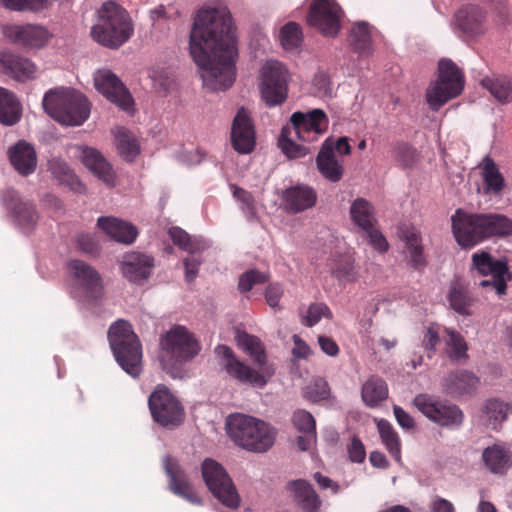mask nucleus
Returning a JSON list of instances; mask_svg holds the SVG:
<instances>
[{
	"label": "nucleus",
	"mask_w": 512,
	"mask_h": 512,
	"mask_svg": "<svg viewBox=\"0 0 512 512\" xmlns=\"http://www.w3.org/2000/svg\"><path fill=\"white\" fill-rule=\"evenodd\" d=\"M446 353L448 357L453 360L460 362L468 358V345L465 338L457 331L453 329H446Z\"/></svg>",
	"instance_id": "obj_45"
},
{
	"label": "nucleus",
	"mask_w": 512,
	"mask_h": 512,
	"mask_svg": "<svg viewBox=\"0 0 512 512\" xmlns=\"http://www.w3.org/2000/svg\"><path fill=\"white\" fill-rule=\"evenodd\" d=\"M8 157L12 167L21 176H28L35 172L37 154L28 142L22 140L11 146L8 149Z\"/></svg>",
	"instance_id": "obj_26"
},
{
	"label": "nucleus",
	"mask_w": 512,
	"mask_h": 512,
	"mask_svg": "<svg viewBox=\"0 0 512 512\" xmlns=\"http://www.w3.org/2000/svg\"><path fill=\"white\" fill-rule=\"evenodd\" d=\"M22 116V107L13 92L0 87V123L12 126L18 123Z\"/></svg>",
	"instance_id": "obj_34"
},
{
	"label": "nucleus",
	"mask_w": 512,
	"mask_h": 512,
	"mask_svg": "<svg viewBox=\"0 0 512 512\" xmlns=\"http://www.w3.org/2000/svg\"><path fill=\"white\" fill-rule=\"evenodd\" d=\"M293 502L303 512H319L322 500L310 483L305 480H294L287 484Z\"/></svg>",
	"instance_id": "obj_27"
},
{
	"label": "nucleus",
	"mask_w": 512,
	"mask_h": 512,
	"mask_svg": "<svg viewBox=\"0 0 512 512\" xmlns=\"http://www.w3.org/2000/svg\"><path fill=\"white\" fill-rule=\"evenodd\" d=\"M97 224L112 239L124 244L133 243L138 234L135 226L115 217H100Z\"/></svg>",
	"instance_id": "obj_31"
},
{
	"label": "nucleus",
	"mask_w": 512,
	"mask_h": 512,
	"mask_svg": "<svg viewBox=\"0 0 512 512\" xmlns=\"http://www.w3.org/2000/svg\"><path fill=\"white\" fill-rule=\"evenodd\" d=\"M413 404L424 416L441 427L459 429L465 419L459 406L437 400L428 394L415 396Z\"/></svg>",
	"instance_id": "obj_13"
},
{
	"label": "nucleus",
	"mask_w": 512,
	"mask_h": 512,
	"mask_svg": "<svg viewBox=\"0 0 512 512\" xmlns=\"http://www.w3.org/2000/svg\"><path fill=\"white\" fill-rule=\"evenodd\" d=\"M81 161L97 178L109 186L115 185V173L103 154L93 147L79 146Z\"/></svg>",
	"instance_id": "obj_24"
},
{
	"label": "nucleus",
	"mask_w": 512,
	"mask_h": 512,
	"mask_svg": "<svg viewBox=\"0 0 512 512\" xmlns=\"http://www.w3.org/2000/svg\"><path fill=\"white\" fill-rule=\"evenodd\" d=\"M362 400L368 407H376L388 397L386 382L378 376H371L362 386Z\"/></svg>",
	"instance_id": "obj_40"
},
{
	"label": "nucleus",
	"mask_w": 512,
	"mask_h": 512,
	"mask_svg": "<svg viewBox=\"0 0 512 512\" xmlns=\"http://www.w3.org/2000/svg\"><path fill=\"white\" fill-rule=\"evenodd\" d=\"M510 414H512V403L489 399L483 407L482 418L487 426L497 429Z\"/></svg>",
	"instance_id": "obj_36"
},
{
	"label": "nucleus",
	"mask_w": 512,
	"mask_h": 512,
	"mask_svg": "<svg viewBox=\"0 0 512 512\" xmlns=\"http://www.w3.org/2000/svg\"><path fill=\"white\" fill-rule=\"evenodd\" d=\"M279 40L281 46L285 50H297L303 41V34L300 25L296 22L286 23L280 29Z\"/></svg>",
	"instance_id": "obj_47"
},
{
	"label": "nucleus",
	"mask_w": 512,
	"mask_h": 512,
	"mask_svg": "<svg viewBox=\"0 0 512 512\" xmlns=\"http://www.w3.org/2000/svg\"><path fill=\"white\" fill-rule=\"evenodd\" d=\"M431 512H455L454 505L447 499L436 496L430 503Z\"/></svg>",
	"instance_id": "obj_64"
},
{
	"label": "nucleus",
	"mask_w": 512,
	"mask_h": 512,
	"mask_svg": "<svg viewBox=\"0 0 512 512\" xmlns=\"http://www.w3.org/2000/svg\"><path fill=\"white\" fill-rule=\"evenodd\" d=\"M481 458L485 468L495 475H504L512 466V453L501 443L484 448Z\"/></svg>",
	"instance_id": "obj_29"
},
{
	"label": "nucleus",
	"mask_w": 512,
	"mask_h": 512,
	"mask_svg": "<svg viewBox=\"0 0 512 512\" xmlns=\"http://www.w3.org/2000/svg\"><path fill=\"white\" fill-rule=\"evenodd\" d=\"M236 341L239 348L252 358L256 368H252L240 361L235 356L233 350L226 345H218L215 348V354L220 359V365L230 377L238 382L263 388L274 375L275 370L267 362L265 350L260 339L245 331H238Z\"/></svg>",
	"instance_id": "obj_2"
},
{
	"label": "nucleus",
	"mask_w": 512,
	"mask_h": 512,
	"mask_svg": "<svg viewBox=\"0 0 512 512\" xmlns=\"http://www.w3.org/2000/svg\"><path fill=\"white\" fill-rule=\"evenodd\" d=\"M439 340L437 327L434 325L429 326L423 337V346L428 351L429 357H431V354L435 352V348L439 343Z\"/></svg>",
	"instance_id": "obj_61"
},
{
	"label": "nucleus",
	"mask_w": 512,
	"mask_h": 512,
	"mask_svg": "<svg viewBox=\"0 0 512 512\" xmlns=\"http://www.w3.org/2000/svg\"><path fill=\"white\" fill-rule=\"evenodd\" d=\"M367 234L369 243L379 252H385L389 245L385 237L374 227L364 231Z\"/></svg>",
	"instance_id": "obj_62"
},
{
	"label": "nucleus",
	"mask_w": 512,
	"mask_h": 512,
	"mask_svg": "<svg viewBox=\"0 0 512 512\" xmlns=\"http://www.w3.org/2000/svg\"><path fill=\"white\" fill-rule=\"evenodd\" d=\"M464 78L458 67L447 59L438 64V78L426 90V101L433 111H438L449 100L461 94Z\"/></svg>",
	"instance_id": "obj_10"
},
{
	"label": "nucleus",
	"mask_w": 512,
	"mask_h": 512,
	"mask_svg": "<svg viewBox=\"0 0 512 512\" xmlns=\"http://www.w3.org/2000/svg\"><path fill=\"white\" fill-rule=\"evenodd\" d=\"M204 482L213 496L224 506L236 509L241 498L224 467L213 459H205L201 467Z\"/></svg>",
	"instance_id": "obj_11"
},
{
	"label": "nucleus",
	"mask_w": 512,
	"mask_h": 512,
	"mask_svg": "<svg viewBox=\"0 0 512 512\" xmlns=\"http://www.w3.org/2000/svg\"><path fill=\"white\" fill-rule=\"evenodd\" d=\"M349 459L355 463H361L366 457L365 447L357 437H353L348 447Z\"/></svg>",
	"instance_id": "obj_60"
},
{
	"label": "nucleus",
	"mask_w": 512,
	"mask_h": 512,
	"mask_svg": "<svg viewBox=\"0 0 512 512\" xmlns=\"http://www.w3.org/2000/svg\"><path fill=\"white\" fill-rule=\"evenodd\" d=\"M226 428L238 446L253 452L267 451L273 445L276 435L268 423L241 413L229 415Z\"/></svg>",
	"instance_id": "obj_8"
},
{
	"label": "nucleus",
	"mask_w": 512,
	"mask_h": 512,
	"mask_svg": "<svg viewBox=\"0 0 512 512\" xmlns=\"http://www.w3.org/2000/svg\"><path fill=\"white\" fill-rule=\"evenodd\" d=\"M154 89L161 94L167 93L173 85V78L163 69H155L150 73Z\"/></svg>",
	"instance_id": "obj_56"
},
{
	"label": "nucleus",
	"mask_w": 512,
	"mask_h": 512,
	"mask_svg": "<svg viewBox=\"0 0 512 512\" xmlns=\"http://www.w3.org/2000/svg\"><path fill=\"white\" fill-rule=\"evenodd\" d=\"M1 32L8 41L26 50L43 48L52 36L44 26L35 24H5Z\"/></svg>",
	"instance_id": "obj_17"
},
{
	"label": "nucleus",
	"mask_w": 512,
	"mask_h": 512,
	"mask_svg": "<svg viewBox=\"0 0 512 512\" xmlns=\"http://www.w3.org/2000/svg\"><path fill=\"white\" fill-rule=\"evenodd\" d=\"M233 196L239 203L241 211L245 214L249 221H255L257 219V207L256 201L253 195L237 186H232Z\"/></svg>",
	"instance_id": "obj_49"
},
{
	"label": "nucleus",
	"mask_w": 512,
	"mask_h": 512,
	"mask_svg": "<svg viewBox=\"0 0 512 512\" xmlns=\"http://www.w3.org/2000/svg\"><path fill=\"white\" fill-rule=\"evenodd\" d=\"M473 267L482 275H508L507 262L504 259L494 260L487 252L472 255Z\"/></svg>",
	"instance_id": "obj_41"
},
{
	"label": "nucleus",
	"mask_w": 512,
	"mask_h": 512,
	"mask_svg": "<svg viewBox=\"0 0 512 512\" xmlns=\"http://www.w3.org/2000/svg\"><path fill=\"white\" fill-rule=\"evenodd\" d=\"M479 378L472 372L458 370L443 377L441 387L443 392L455 399L473 394L479 386Z\"/></svg>",
	"instance_id": "obj_23"
},
{
	"label": "nucleus",
	"mask_w": 512,
	"mask_h": 512,
	"mask_svg": "<svg viewBox=\"0 0 512 512\" xmlns=\"http://www.w3.org/2000/svg\"><path fill=\"white\" fill-rule=\"evenodd\" d=\"M0 3L11 11H40L48 7V0H0Z\"/></svg>",
	"instance_id": "obj_50"
},
{
	"label": "nucleus",
	"mask_w": 512,
	"mask_h": 512,
	"mask_svg": "<svg viewBox=\"0 0 512 512\" xmlns=\"http://www.w3.org/2000/svg\"><path fill=\"white\" fill-rule=\"evenodd\" d=\"M0 72L17 82L26 83L37 79L40 69L25 56L0 50Z\"/></svg>",
	"instance_id": "obj_19"
},
{
	"label": "nucleus",
	"mask_w": 512,
	"mask_h": 512,
	"mask_svg": "<svg viewBox=\"0 0 512 512\" xmlns=\"http://www.w3.org/2000/svg\"><path fill=\"white\" fill-rule=\"evenodd\" d=\"M313 86L317 94L321 97L332 96V86L330 79L326 73L319 72L313 79Z\"/></svg>",
	"instance_id": "obj_58"
},
{
	"label": "nucleus",
	"mask_w": 512,
	"mask_h": 512,
	"mask_svg": "<svg viewBox=\"0 0 512 512\" xmlns=\"http://www.w3.org/2000/svg\"><path fill=\"white\" fill-rule=\"evenodd\" d=\"M108 340L119 366L136 378L142 371V348L132 326L125 320L114 322L108 331Z\"/></svg>",
	"instance_id": "obj_9"
},
{
	"label": "nucleus",
	"mask_w": 512,
	"mask_h": 512,
	"mask_svg": "<svg viewBox=\"0 0 512 512\" xmlns=\"http://www.w3.org/2000/svg\"><path fill=\"white\" fill-rule=\"evenodd\" d=\"M283 200L288 211L299 213L315 205L317 193L308 185L298 184L284 191Z\"/></svg>",
	"instance_id": "obj_30"
},
{
	"label": "nucleus",
	"mask_w": 512,
	"mask_h": 512,
	"mask_svg": "<svg viewBox=\"0 0 512 512\" xmlns=\"http://www.w3.org/2000/svg\"><path fill=\"white\" fill-rule=\"evenodd\" d=\"M329 396L330 388L323 378H315L303 388V397L310 402H320L328 399Z\"/></svg>",
	"instance_id": "obj_48"
},
{
	"label": "nucleus",
	"mask_w": 512,
	"mask_h": 512,
	"mask_svg": "<svg viewBox=\"0 0 512 512\" xmlns=\"http://www.w3.org/2000/svg\"><path fill=\"white\" fill-rule=\"evenodd\" d=\"M43 108L57 122L66 126L82 125L90 115V103L80 92L59 87L48 90L42 101Z\"/></svg>",
	"instance_id": "obj_6"
},
{
	"label": "nucleus",
	"mask_w": 512,
	"mask_h": 512,
	"mask_svg": "<svg viewBox=\"0 0 512 512\" xmlns=\"http://www.w3.org/2000/svg\"><path fill=\"white\" fill-rule=\"evenodd\" d=\"M342 10L334 0H314L310 6L308 23L323 35L334 37L340 30Z\"/></svg>",
	"instance_id": "obj_16"
},
{
	"label": "nucleus",
	"mask_w": 512,
	"mask_h": 512,
	"mask_svg": "<svg viewBox=\"0 0 512 512\" xmlns=\"http://www.w3.org/2000/svg\"><path fill=\"white\" fill-rule=\"evenodd\" d=\"M329 120L321 109H312L306 112H294L291 115V124L282 128L279 137V146L288 158H299L309 153V147L297 144V138L304 142L317 140L328 128Z\"/></svg>",
	"instance_id": "obj_4"
},
{
	"label": "nucleus",
	"mask_w": 512,
	"mask_h": 512,
	"mask_svg": "<svg viewBox=\"0 0 512 512\" xmlns=\"http://www.w3.org/2000/svg\"><path fill=\"white\" fill-rule=\"evenodd\" d=\"M282 295L283 289L281 285L277 283L269 285L265 291V299L267 304L273 309L278 308Z\"/></svg>",
	"instance_id": "obj_63"
},
{
	"label": "nucleus",
	"mask_w": 512,
	"mask_h": 512,
	"mask_svg": "<svg viewBox=\"0 0 512 512\" xmlns=\"http://www.w3.org/2000/svg\"><path fill=\"white\" fill-rule=\"evenodd\" d=\"M377 429L381 440L390 455L397 461H401V443L397 432L390 422L385 419L377 421Z\"/></svg>",
	"instance_id": "obj_44"
},
{
	"label": "nucleus",
	"mask_w": 512,
	"mask_h": 512,
	"mask_svg": "<svg viewBox=\"0 0 512 512\" xmlns=\"http://www.w3.org/2000/svg\"><path fill=\"white\" fill-rule=\"evenodd\" d=\"M292 421L294 427L299 432H316V423L313 415L304 409L296 410L293 413Z\"/></svg>",
	"instance_id": "obj_54"
},
{
	"label": "nucleus",
	"mask_w": 512,
	"mask_h": 512,
	"mask_svg": "<svg viewBox=\"0 0 512 512\" xmlns=\"http://www.w3.org/2000/svg\"><path fill=\"white\" fill-rule=\"evenodd\" d=\"M153 420L161 426L178 425L183 418V408L177 398L163 385H158L148 399Z\"/></svg>",
	"instance_id": "obj_14"
},
{
	"label": "nucleus",
	"mask_w": 512,
	"mask_h": 512,
	"mask_svg": "<svg viewBox=\"0 0 512 512\" xmlns=\"http://www.w3.org/2000/svg\"><path fill=\"white\" fill-rule=\"evenodd\" d=\"M448 301L450 307L458 314L469 316L471 315V306L474 302L469 290L460 283H454L450 287L448 294Z\"/></svg>",
	"instance_id": "obj_43"
},
{
	"label": "nucleus",
	"mask_w": 512,
	"mask_h": 512,
	"mask_svg": "<svg viewBox=\"0 0 512 512\" xmlns=\"http://www.w3.org/2000/svg\"><path fill=\"white\" fill-rule=\"evenodd\" d=\"M153 267V257L139 252L126 254L121 263L123 276L129 281L138 284L149 278Z\"/></svg>",
	"instance_id": "obj_25"
},
{
	"label": "nucleus",
	"mask_w": 512,
	"mask_h": 512,
	"mask_svg": "<svg viewBox=\"0 0 512 512\" xmlns=\"http://www.w3.org/2000/svg\"><path fill=\"white\" fill-rule=\"evenodd\" d=\"M485 13L476 6L461 9L456 14L457 26L467 35L475 36L486 30Z\"/></svg>",
	"instance_id": "obj_32"
},
{
	"label": "nucleus",
	"mask_w": 512,
	"mask_h": 512,
	"mask_svg": "<svg viewBox=\"0 0 512 512\" xmlns=\"http://www.w3.org/2000/svg\"><path fill=\"white\" fill-rule=\"evenodd\" d=\"M402 238L409 254L410 264L420 270L426 266L423 254L422 237L420 231L414 226H405L402 229Z\"/></svg>",
	"instance_id": "obj_33"
},
{
	"label": "nucleus",
	"mask_w": 512,
	"mask_h": 512,
	"mask_svg": "<svg viewBox=\"0 0 512 512\" xmlns=\"http://www.w3.org/2000/svg\"><path fill=\"white\" fill-rule=\"evenodd\" d=\"M168 235L176 246L191 254L202 252L210 247L207 239L202 236L191 237L180 227H171L168 230Z\"/></svg>",
	"instance_id": "obj_35"
},
{
	"label": "nucleus",
	"mask_w": 512,
	"mask_h": 512,
	"mask_svg": "<svg viewBox=\"0 0 512 512\" xmlns=\"http://www.w3.org/2000/svg\"><path fill=\"white\" fill-rule=\"evenodd\" d=\"M163 466L169 478L170 490L194 505H202V499L193 491L185 471L178 462L166 455L163 459Z\"/></svg>",
	"instance_id": "obj_22"
},
{
	"label": "nucleus",
	"mask_w": 512,
	"mask_h": 512,
	"mask_svg": "<svg viewBox=\"0 0 512 512\" xmlns=\"http://www.w3.org/2000/svg\"><path fill=\"white\" fill-rule=\"evenodd\" d=\"M481 84L498 102L505 104L512 101V77L505 75L485 77L481 80Z\"/></svg>",
	"instance_id": "obj_38"
},
{
	"label": "nucleus",
	"mask_w": 512,
	"mask_h": 512,
	"mask_svg": "<svg viewBox=\"0 0 512 512\" xmlns=\"http://www.w3.org/2000/svg\"><path fill=\"white\" fill-rule=\"evenodd\" d=\"M451 221L457 243L465 248L491 237L512 235V219L502 214H472L458 209Z\"/></svg>",
	"instance_id": "obj_3"
},
{
	"label": "nucleus",
	"mask_w": 512,
	"mask_h": 512,
	"mask_svg": "<svg viewBox=\"0 0 512 512\" xmlns=\"http://www.w3.org/2000/svg\"><path fill=\"white\" fill-rule=\"evenodd\" d=\"M331 316L332 313L326 304L314 303L309 306L307 315L303 318V323L308 327H312L322 318H331Z\"/></svg>",
	"instance_id": "obj_53"
},
{
	"label": "nucleus",
	"mask_w": 512,
	"mask_h": 512,
	"mask_svg": "<svg viewBox=\"0 0 512 512\" xmlns=\"http://www.w3.org/2000/svg\"><path fill=\"white\" fill-rule=\"evenodd\" d=\"M2 202L20 229L30 231L35 227L38 220L35 207L30 202L22 201L17 191L6 190L2 195Z\"/></svg>",
	"instance_id": "obj_21"
},
{
	"label": "nucleus",
	"mask_w": 512,
	"mask_h": 512,
	"mask_svg": "<svg viewBox=\"0 0 512 512\" xmlns=\"http://www.w3.org/2000/svg\"><path fill=\"white\" fill-rule=\"evenodd\" d=\"M189 49L208 90L224 91L232 86L238 50L232 17L226 7L198 11L190 31Z\"/></svg>",
	"instance_id": "obj_1"
},
{
	"label": "nucleus",
	"mask_w": 512,
	"mask_h": 512,
	"mask_svg": "<svg viewBox=\"0 0 512 512\" xmlns=\"http://www.w3.org/2000/svg\"><path fill=\"white\" fill-rule=\"evenodd\" d=\"M350 44L360 54L371 52V30L367 22L356 23L350 31Z\"/></svg>",
	"instance_id": "obj_46"
},
{
	"label": "nucleus",
	"mask_w": 512,
	"mask_h": 512,
	"mask_svg": "<svg viewBox=\"0 0 512 512\" xmlns=\"http://www.w3.org/2000/svg\"><path fill=\"white\" fill-rule=\"evenodd\" d=\"M260 91L265 103L272 107L282 104L288 95L291 75L287 67L275 59L267 60L261 70Z\"/></svg>",
	"instance_id": "obj_12"
},
{
	"label": "nucleus",
	"mask_w": 512,
	"mask_h": 512,
	"mask_svg": "<svg viewBox=\"0 0 512 512\" xmlns=\"http://www.w3.org/2000/svg\"><path fill=\"white\" fill-rule=\"evenodd\" d=\"M509 279L508 275L491 276V279L482 280L479 285L483 288H492L496 293L501 296L506 293V282Z\"/></svg>",
	"instance_id": "obj_59"
},
{
	"label": "nucleus",
	"mask_w": 512,
	"mask_h": 512,
	"mask_svg": "<svg viewBox=\"0 0 512 512\" xmlns=\"http://www.w3.org/2000/svg\"><path fill=\"white\" fill-rule=\"evenodd\" d=\"M316 164L321 175L331 182H338L343 176V166L334 154V140L327 138L317 155Z\"/></svg>",
	"instance_id": "obj_28"
},
{
	"label": "nucleus",
	"mask_w": 512,
	"mask_h": 512,
	"mask_svg": "<svg viewBox=\"0 0 512 512\" xmlns=\"http://www.w3.org/2000/svg\"><path fill=\"white\" fill-rule=\"evenodd\" d=\"M231 144L239 154L251 153L256 144L255 129L248 111L241 107L231 127Z\"/></svg>",
	"instance_id": "obj_20"
},
{
	"label": "nucleus",
	"mask_w": 512,
	"mask_h": 512,
	"mask_svg": "<svg viewBox=\"0 0 512 512\" xmlns=\"http://www.w3.org/2000/svg\"><path fill=\"white\" fill-rule=\"evenodd\" d=\"M77 248L90 255H96L99 252V244L96 238L90 234H80L77 238Z\"/></svg>",
	"instance_id": "obj_57"
},
{
	"label": "nucleus",
	"mask_w": 512,
	"mask_h": 512,
	"mask_svg": "<svg viewBox=\"0 0 512 512\" xmlns=\"http://www.w3.org/2000/svg\"><path fill=\"white\" fill-rule=\"evenodd\" d=\"M94 86L109 101L125 111H130L133 99L120 79L108 69H100L94 74Z\"/></svg>",
	"instance_id": "obj_18"
},
{
	"label": "nucleus",
	"mask_w": 512,
	"mask_h": 512,
	"mask_svg": "<svg viewBox=\"0 0 512 512\" xmlns=\"http://www.w3.org/2000/svg\"><path fill=\"white\" fill-rule=\"evenodd\" d=\"M48 170L60 182H66L74 177L68 164L60 158H52L48 161Z\"/></svg>",
	"instance_id": "obj_55"
},
{
	"label": "nucleus",
	"mask_w": 512,
	"mask_h": 512,
	"mask_svg": "<svg viewBox=\"0 0 512 512\" xmlns=\"http://www.w3.org/2000/svg\"><path fill=\"white\" fill-rule=\"evenodd\" d=\"M350 215L355 225L363 231L374 227L376 222L374 208L364 198L355 199L350 207Z\"/></svg>",
	"instance_id": "obj_42"
},
{
	"label": "nucleus",
	"mask_w": 512,
	"mask_h": 512,
	"mask_svg": "<svg viewBox=\"0 0 512 512\" xmlns=\"http://www.w3.org/2000/svg\"><path fill=\"white\" fill-rule=\"evenodd\" d=\"M112 133L119 155L126 161H133L140 152V146L135 136L123 127H116Z\"/></svg>",
	"instance_id": "obj_39"
},
{
	"label": "nucleus",
	"mask_w": 512,
	"mask_h": 512,
	"mask_svg": "<svg viewBox=\"0 0 512 512\" xmlns=\"http://www.w3.org/2000/svg\"><path fill=\"white\" fill-rule=\"evenodd\" d=\"M482 178L484 193L491 196H499L505 188V180L494 161L485 158L482 164Z\"/></svg>",
	"instance_id": "obj_37"
},
{
	"label": "nucleus",
	"mask_w": 512,
	"mask_h": 512,
	"mask_svg": "<svg viewBox=\"0 0 512 512\" xmlns=\"http://www.w3.org/2000/svg\"><path fill=\"white\" fill-rule=\"evenodd\" d=\"M268 277L265 273L251 269L240 275L238 281V289L245 293L250 291L256 284L265 283Z\"/></svg>",
	"instance_id": "obj_52"
},
{
	"label": "nucleus",
	"mask_w": 512,
	"mask_h": 512,
	"mask_svg": "<svg viewBox=\"0 0 512 512\" xmlns=\"http://www.w3.org/2000/svg\"><path fill=\"white\" fill-rule=\"evenodd\" d=\"M160 363L172 377H181L183 364L191 361L200 351V346L188 329L173 326L161 340Z\"/></svg>",
	"instance_id": "obj_7"
},
{
	"label": "nucleus",
	"mask_w": 512,
	"mask_h": 512,
	"mask_svg": "<svg viewBox=\"0 0 512 512\" xmlns=\"http://www.w3.org/2000/svg\"><path fill=\"white\" fill-rule=\"evenodd\" d=\"M68 272L73 278L72 295L75 298L96 299L102 291L100 274L88 263L74 259L69 261Z\"/></svg>",
	"instance_id": "obj_15"
},
{
	"label": "nucleus",
	"mask_w": 512,
	"mask_h": 512,
	"mask_svg": "<svg viewBox=\"0 0 512 512\" xmlns=\"http://www.w3.org/2000/svg\"><path fill=\"white\" fill-rule=\"evenodd\" d=\"M393 158L404 168L412 167L417 161V153L407 143H399L393 147Z\"/></svg>",
	"instance_id": "obj_51"
},
{
	"label": "nucleus",
	"mask_w": 512,
	"mask_h": 512,
	"mask_svg": "<svg viewBox=\"0 0 512 512\" xmlns=\"http://www.w3.org/2000/svg\"><path fill=\"white\" fill-rule=\"evenodd\" d=\"M134 33L128 12L114 1H107L98 10L97 22L91 29L93 39L108 48H118Z\"/></svg>",
	"instance_id": "obj_5"
}]
</instances>
